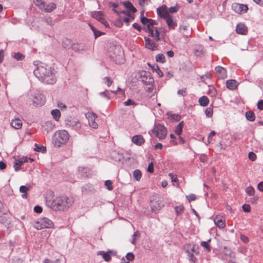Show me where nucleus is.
<instances>
[{
    "mask_svg": "<svg viewBox=\"0 0 263 263\" xmlns=\"http://www.w3.org/2000/svg\"><path fill=\"white\" fill-rule=\"evenodd\" d=\"M46 204L55 211H64L69 209L73 202L71 198L66 196H54L52 193L46 199Z\"/></svg>",
    "mask_w": 263,
    "mask_h": 263,
    "instance_id": "f257e3e1",
    "label": "nucleus"
},
{
    "mask_svg": "<svg viewBox=\"0 0 263 263\" xmlns=\"http://www.w3.org/2000/svg\"><path fill=\"white\" fill-rule=\"evenodd\" d=\"M34 74L42 82L47 84H53L56 82L55 71L51 67L41 64L33 71Z\"/></svg>",
    "mask_w": 263,
    "mask_h": 263,
    "instance_id": "f03ea898",
    "label": "nucleus"
},
{
    "mask_svg": "<svg viewBox=\"0 0 263 263\" xmlns=\"http://www.w3.org/2000/svg\"><path fill=\"white\" fill-rule=\"evenodd\" d=\"M109 57L117 64H120L124 62L123 51L119 45H111L108 48Z\"/></svg>",
    "mask_w": 263,
    "mask_h": 263,
    "instance_id": "7ed1b4c3",
    "label": "nucleus"
},
{
    "mask_svg": "<svg viewBox=\"0 0 263 263\" xmlns=\"http://www.w3.org/2000/svg\"><path fill=\"white\" fill-rule=\"evenodd\" d=\"M69 139V135L66 130H61L55 133L53 143L55 146L60 147L65 144Z\"/></svg>",
    "mask_w": 263,
    "mask_h": 263,
    "instance_id": "20e7f679",
    "label": "nucleus"
},
{
    "mask_svg": "<svg viewBox=\"0 0 263 263\" xmlns=\"http://www.w3.org/2000/svg\"><path fill=\"white\" fill-rule=\"evenodd\" d=\"M183 249L187 254L189 260L192 263H195L197 259L194 256V254H198V252L195 250V245L192 243H186L184 245Z\"/></svg>",
    "mask_w": 263,
    "mask_h": 263,
    "instance_id": "39448f33",
    "label": "nucleus"
},
{
    "mask_svg": "<svg viewBox=\"0 0 263 263\" xmlns=\"http://www.w3.org/2000/svg\"><path fill=\"white\" fill-rule=\"evenodd\" d=\"M54 226L53 223L49 219L44 217L40 218L34 224V228L37 230L46 228H52Z\"/></svg>",
    "mask_w": 263,
    "mask_h": 263,
    "instance_id": "423d86ee",
    "label": "nucleus"
},
{
    "mask_svg": "<svg viewBox=\"0 0 263 263\" xmlns=\"http://www.w3.org/2000/svg\"><path fill=\"white\" fill-rule=\"evenodd\" d=\"M152 132L160 140L165 139L167 133L165 127L159 123L155 124Z\"/></svg>",
    "mask_w": 263,
    "mask_h": 263,
    "instance_id": "0eeeda50",
    "label": "nucleus"
},
{
    "mask_svg": "<svg viewBox=\"0 0 263 263\" xmlns=\"http://www.w3.org/2000/svg\"><path fill=\"white\" fill-rule=\"evenodd\" d=\"M140 79L145 85H152L154 82L151 73L145 71L140 72Z\"/></svg>",
    "mask_w": 263,
    "mask_h": 263,
    "instance_id": "6e6552de",
    "label": "nucleus"
},
{
    "mask_svg": "<svg viewBox=\"0 0 263 263\" xmlns=\"http://www.w3.org/2000/svg\"><path fill=\"white\" fill-rule=\"evenodd\" d=\"M46 102L45 97L42 94L36 93L32 98V104L35 106H42Z\"/></svg>",
    "mask_w": 263,
    "mask_h": 263,
    "instance_id": "1a4fd4ad",
    "label": "nucleus"
},
{
    "mask_svg": "<svg viewBox=\"0 0 263 263\" xmlns=\"http://www.w3.org/2000/svg\"><path fill=\"white\" fill-rule=\"evenodd\" d=\"M66 124L72 129L79 132L82 127V124L80 121L75 118H71L66 120Z\"/></svg>",
    "mask_w": 263,
    "mask_h": 263,
    "instance_id": "9d476101",
    "label": "nucleus"
},
{
    "mask_svg": "<svg viewBox=\"0 0 263 263\" xmlns=\"http://www.w3.org/2000/svg\"><path fill=\"white\" fill-rule=\"evenodd\" d=\"M85 117L87 119L89 125L93 128H98V125L96 122L97 116L93 112H88L85 114Z\"/></svg>",
    "mask_w": 263,
    "mask_h": 263,
    "instance_id": "9b49d317",
    "label": "nucleus"
},
{
    "mask_svg": "<svg viewBox=\"0 0 263 263\" xmlns=\"http://www.w3.org/2000/svg\"><path fill=\"white\" fill-rule=\"evenodd\" d=\"M232 9L236 13L241 14L247 12L248 7L246 5L235 3L232 5Z\"/></svg>",
    "mask_w": 263,
    "mask_h": 263,
    "instance_id": "f8f14e48",
    "label": "nucleus"
},
{
    "mask_svg": "<svg viewBox=\"0 0 263 263\" xmlns=\"http://www.w3.org/2000/svg\"><path fill=\"white\" fill-rule=\"evenodd\" d=\"M148 32L149 35L154 39L156 42H158L160 40V33L158 29L153 26L150 27V29H147L146 30Z\"/></svg>",
    "mask_w": 263,
    "mask_h": 263,
    "instance_id": "ddd939ff",
    "label": "nucleus"
},
{
    "mask_svg": "<svg viewBox=\"0 0 263 263\" xmlns=\"http://www.w3.org/2000/svg\"><path fill=\"white\" fill-rule=\"evenodd\" d=\"M91 16L97 20L99 22L107 26V22L104 17L103 13L101 11H93L91 13Z\"/></svg>",
    "mask_w": 263,
    "mask_h": 263,
    "instance_id": "4468645a",
    "label": "nucleus"
},
{
    "mask_svg": "<svg viewBox=\"0 0 263 263\" xmlns=\"http://www.w3.org/2000/svg\"><path fill=\"white\" fill-rule=\"evenodd\" d=\"M116 253L112 250H108L107 252L100 251L97 253L98 255H101L105 261H109L111 259V255H116Z\"/></svg>",
    "mask_w": 263,
    "mask_h": 263,
    "instance_id": "2eb2a0df",
    "label": "nucleus"
},
{
    "mask_svg": "<svg viewBox=\"0 0 263 263\" xmlns=\"http://www.w3.org/2000/svg\"><path fill=\"white\" fill-rule=\"evenodd\" d=\"M157 12L158 15L164 19L170 16L167 9V7L165 5H162L161 7L157 8Z\"/></svg>",
    "mask_w": 263,
    "mask_h": 263,
    "instance_id": "dca6fc26",
    "label": "nucleus"
},
{
    "mask_svg": "<svg viewBox=\"0 0 263 263\" xmlns=\"http://www.w3.org/2000/svg\"><path fill=\"white\" fill-rule=\"evenodd\" d=\"M143 14L144 12H142L141 13V22L143 25H146L147 29H150V27L152 28V27L154 26V21L143 16Z\"/></svg>",
    "mask_w": 263,
    "mask_h": 263,
    "instance_id": "f3484780",
    "label": "nucleus"
},
{
    "mask_svg": "<svg viewBox=\"0 0 263 263\" xmlns=\"http://www.w3.org/2000/svg\"><path fill=\"white\" fill-rule=\"evenodd\" d=\"M215 69L219 78L224 79L227 77V70L223 67L219 66L216 67Z\"/></svg>",
    "mask_w": 263,
    "mask_h": 263,
    "instance_id": "a211bd4d",
    "label": "nucleus"
},
{
    "mask_svg": "<svg viewBox=\"0 0 263 263\" xmlns=\"http://www.w3.org/2000/svg\"><path fill=\"white\" fill-rule=\"evenodd\" d=\"M145 42V47L152 50H155L157 49V45L156 43L151 40L147 37H144Z\"/></svg>",
    "mask_w": 263,
    "mask_h": 263,
    "instance_id": "6ab92c4d",
    "label": "nucleus"
},
{
    "mask_svg": "<svg viewBox=\"0 0 263 263\" xmlns=\"http://www.w3.org/2000/svg\"><path fill=\"white\" fill-rule=\"evenodd\" d=\"M132 141L136 145L141 146L144 143L145 140L142 135H137L132 137Z\"/></svg>",
    "mask_w": 263,
    "mask_h": 263,
    "instance_id": "aec40b11",
    "label": "nucleus"
},
{
    "mask_svg": "<svg viewBox=\"0 0 263 263\" xmlns=\"http://www.w3.org/2000/svg\"><path fill=\"white\" fill-rule=\"evenodd\" d=\"M163 205L160 202V200H153L151 201V207L152 211L154 212H157L159 211Z\"/></svg>",
    "mask_w": 263,
    "mask_h": 263,
    "instance_id": "412c9836",
    "label": "nucleus"
},
{
    "mask_svg": "<svg viewBox=\"0 0 263 263\" xmlns=\"http://www.w3.org/2000/svg\"><path fill=\"white\" fill-rule=\"evenodd\" d=\"M239 83L235 80L231 79L226 81V85L228 89L234 90L237 88Z\"/></svg>",
    "mask_w": 263,
    "mask_h": 263,
    "instance_id": "4be33fe9",
    "label": "nucleus"
},
{
    "mask_svg": "<svg viewBox=\"0 0 263 263\" xmlns=\"http://www.w3.org/2000/svg\"><path fill=\"white\" fill-rule=\"evenodd\" d=\"M214 223L215 225L220 229L223 228L226 226L225 221L223 220V218L219 215H217L215 217Z\"/></svg>",
    "mask_w": 263,
    "mask_h": 263,
    "instance_id": "5701e85b",
    "label": "nucleus"
},
{
    "mask_svg": "<svg viewBox=\"0 0 263 263\" xmlns=\"http://www.w3.org/2000/svg\"><path fill=\"white\" fill-rule=\"evenodd\" d=\"M164 20H165V22L169 29H175V27L177 26V23L174 21L171 15L166 17Z\"/></svg>",
    "mask_w": 263,
    "mask_h": 263,
    "instance_id": "b1692460",
    "label": "nucleus"
},
{
    "mask_svg": "<svg viewBox=\"0 0 263 263\" xmlns=\"http://www.w3.org/2000/svg\"><path fill=\"white\" fill-rule=\"evenodd\" d=\"M56 8V5L53 3H50L48 4H44V7L41 10L46 12H51Z\"/></svg>",
    "mask_w": 263,
    "mask_h": 263,
    "instance_id": "393cba45",
    "label": "nucleus"
},
{
    "mask_svg": "<svg viewBox=\"0 0 263 263\" xmlns=\"http://www.w3.org/2000/svg\"><path fill=\"white\" fill-rule=\"evenodd\" d=\"M11 125L14 129H19L22 127V122L21 119L15 118L11 121Z\"/></svg>",
    "mask_w": 263,
    "mask_h": 263,
    "instance_id": "a878e982",
    "label": "nucleus"
},
{
    "mask_svg": "<svg viewBox=\"0 0 263 263\" xmlns=\"http://www.w3.org/2000/svg\"><path fill=\"white\" fill-rule=\"evenodd\" d=\"M236 32L240 34H246L247 33V28L243 24H238L236 26Z\"/></svg>",
    "mask_w": 263,
    "mask_h": 263,
    "instance_id": "bb28decb",
    "label": "nucleus"
},
{
    "mask_svg": "<svg viewBox=\"0 0 263 263\" xmlns=\"http://www.w3.org/2000/svg\"><path fill=\"white\" fill-rule=\"evenodd\" d=\"M71 48L74 51L79 52L85 49V46L83 44L74 43L71 46Z\"/></svg>",
    "mask_w": 263,
    "mask_h": 263,
    "instance_id": "cd10ccee",
    "label": "nucleus"
},
{
    "mask_svg": "<svg viewBox=\"0 0 263 263\" xmlns=\"http://www.w3.org/2000/svg\"><path fill=\"white\" fill-rule=\"evenodd\" d=\"M30 185H22L20 187V192L23 194L22 197L23 198H26L27 197V192L30 190Z\"/></svg>",
    "mask_w": 263,
    "mask_h": 263,
    "instance_id": "c85d7f7f",
    "label": "nucleus"
},
{
    "mask_svg": "<svg viewBox=\"0 0 263 263\" xmlns=\"http://www.w3.org/2000/svg\"><path fill=\"white\" fill-rule=\"evenodd\" d=\"M43 126L47 132H49L53 129L55 127V124L52 121H48L44 123Z\"/></svg>",
    "mask_w": 263,
    "mask_h": 263,
    "instance_id": "c756f323",
    "label": "nucleus"
},
{
    "mask_svg": "<svg viewBox=\"0 0 263 263\" xmlns=\"http://www.w3.org/2000/svg\"><path fill=\"white\" fill-rule=\"evenodd\" d=\"M223 253L226 256H227L231 258H234L235 257L234 253L227 247H224L223 248Z\"/></svg>",
    "mask_w": 263,
    "mask_h": 263,
    "instance_id": "7c9ffc66",
    "label": "nucleus"
},
{
    "mask_svg": "<svg viewBox=\"0 0 263 263\" xmlns=\"http://www.w3.org/2000/svg\"><path fill=\"white\" fill-rule=\"evenodd\" d=\"M198 102L201 106H206L209 103V100L206 96H203L199 99Z\"/></svg>",
    "mask_w": 263,
    "mask_h": 263,
    "instance_id": "2f4dec72",
    "label": "nucleus"
},
{
    "mask_svg": "<svg viewBox=\"0 0 263 263\" xmlns=\"http://www.w3.org/2000/svg\"><path fill=\"white\" fill-rule=\"evenodd\" d=\"M123 4L129 11L133 13H135L136 12V9L133 6L130 2H124L123 3Z\"/></svg>",
    "mask_w": 263,
    "mask_h": 263,
    "instance_id": "473e14b6",
    "label": "nucleus"
},
{
    "mask_svg": "<svg viewBox=\"0 0 263 263\" xmlns=\"http://www.w3.org/2000/svg\"><path fill=\"white\" fill-rule=\"evenodd\" d=\"M51 114L53 116V119L56 121H59L61 117V112L59 109H53L51 110Z\"/></svg>",
    "mask_w": 263,
    "mask_h": 263,
    "instance_id": "72a5a7b5",
    "label": "nucleus"
},
{
    "mask_svg": "<svg viewBox=\"0 0 263 263\" xmlns=\"http://www.w3.org/2000/svg\"><path fill=\"white\" fill-rule=\"evenodd\" d=\"M111 157L116 161H120L123 158L122 154H119L116 151L112 152Z\"/></svg>",
    "mask_w": 263,
    "mask_h": 263,
    "instance_id": "f704fd0d",
    "label": "nucleus"
},
{
    "mask_svg": "<svg viewBox=\"0 0 263 263\" xmlns=\"http://www.w3.org/2000/svg\"><path fill=\"white\" fill-rule=\"evenodd\" d=\"M73 45L72 41L68 39H65L63 41L62 45L63 47L65 49H69L71 48V46Z\"/></svg>",
    "mask_w": 263,
    "mask_h": 263,
    "instance_id": "c9c22d12",
    "label": "nucleus"
},
{
    "mask_svg": "<svg viewBox=\"0 0 263 263\" xmlns=\"http://www.w3.org/2000/svg\"><path fill=\"white\" fill-rule=\"evenodd\" d=\"M246 117L250 121L253 122L255 119V116L252 111H248L246 112Z\"/></svg>",
    "mask_w": 263,
    "mask_h": 263,
    "instance_id": "e433bc0d",
    "label": "nucleus"
},
{
    "mask_svg": "<svg viewBox=\"0 0 263 263\" xmlns=\"http://www.w3.org/2000/svg\"><path fill=\"white\" fill-rule=\"evenodd\" d=\"M211 241V239H209L207 241H202L200 243L201 247H203L205 250L208 252H210L211 250V247L209 244V242Z\"/></svg>",
    "mask_w": 263,
    "mask_h": 263,
    "instance_id": "4c0bfd02",
    "label": "nucleus"
},
{
    "mask_svg": "<svg viewBox=\"0 0 263 263\" xmlns=\"http://www.w3.org/2000/svg\"><path fill=\"white\" fill-rule=\"evenodd\" d=\"M183 121L180 122L175 127V133L178 135H180L182 132V127H183Z\"/></svg>",
    "mask_w": 263,
    "mask_h": 263,
    "instance_id": "58836bf2",
    "label": "nucleus"
},
{
    "mask_svg": "<svg viewBox=\"0 0 263 263\" xmlns=\"http://www.w3.org/2000/svg\"><path fill=\"white\" fill-rule=\"evenodd\" d=\"M12 56L17 61L23 60L25 56L20 52H14Z\"/></svg>",
    "mask_w": 263,
    "mask_h": 263,
    "instance_id": "ea45409f",
    "label": "nucleus"
},
{
    "mask_svg": "<svg viewBox=\"0 0 263 263\" xmlns=\"http://www.w3.org/2000/svg\"><path fill=\"white\" fill-rule=\"evenodd\" d=\"M133 176H134V178L136 180H137V181L140 180V179L141 178V176H142L141 171L139 170H135L133 173Z\"/></svg>",
    "mask_w": 263,
    "mask_h": 263,
    "instance_id": "a19ab883",
    "label": "nucleus"
},
{
    "mask_svg": "<svg viewBox=\"0 0 263 263\" xmlns=\"http://www.w3.org/2000/svg\"><path fill=\"white\" fill-rule=\"evenodd\" d=\"M23 164L22 161H21L20 159H17L15 161L14 164V169L15 171H18L20 169V167Z\"/></svg>",
    "mask_w": 263,
    "mask_h": 263,
    "instance_id": "79ce46f5",
    "label": "nucleus"
},
{
    "mask_svg": "<svg viewBox=\"0 0 263 263\" xmlns=\"http://www.w3.org/2000/svg\"><path fill=\"white\" fill-rule=\"evenodd\" d=\"M156 61L157 62L163 63L165 61V57L163 54H158L156 57Z\"/></svg>",
    "mask_w": 263,
    "mask_h": 263,
    "instance_id": "37998d69",
    "label": "nucleus"
},
{
    "mask_svg": "<svg viewBox=\"0 0 263 263\" xmlns=\"http://www.w3.org/2000/svg\"><path fill=\"white\" fill-rule=\"evenodd\" d=\"M103 82L108 87H109L112 84L113 81L110 77H106L103 79Z\"/></svg>",
    "mask_w": 263,
    "mask_h": 263,
    "instance_id": "c03bdc74",
    "label": "nucleus"
},
{
    "mask_svg": "<svg viewBox=\"0 0 263 263\" xmlns=\"http://www.w3.org/2000/svg\"><path fill=\"white\" fill-rule=\"evenodd\" d=\"M99 95L101 97H104L107 100H109L110 99V92L109 91L106 90L103 92H99Z\"/></svg>",
    "mask_w": 263,
    "mask_h": 263,
    "instance_id": "a18cd8bd",
    "label": "nucleus"
},
{
    "mask_svg": "<svg viewBox=\"0 0 263 263\" xmlns=\"http://www.w3.org/2000/svg\"><path fill=\"white\" fill-rule=\"evenodd\" d=\"M35 148H34L35 151L36 152H41L43 153H45L46 152V148L45 146H39L37 144H35Z\"/></svg>",
    "mask_w": 263,
    "mask_h": 263,
    "instance_id": "49530a36",
    "label": "nucleus"
},
{
    "mask_svg": "<svg viewBox=\"0 0 263 263\" xmlns=\"http://www.w3.org/2000/svg\"><path fill=\"white\" fill-rule=\"evenodd\" d=\"M213 112V108L211 107H208L205 110V114L206 116L208 118H210V117H212Z\"/></svg>",
    "mask_w": 263,
    "mask_h": 263,
    "instance_id": "de8ad7c7",
    "label": "nucleus"
},
{
    "mask_svg": "<svg viewBox=\"0 0 263 263\" xmlns=\"http://www.w3.org/2000/svg\"><path fill=\"white\" fill-rule=\"evenodd\" d=\"M140 236V233L138 231H136L133 235V238L132 240H131V243L133 245H135L136 243V237L139 238Z\"/></svg>",
    "mask_w": 263,
    "mask_h": 263,
    "instance_id": "09e8293b",
    "label": "nucleus"
},
{
    "mask_svg": "<svg viewBox=\"0 0 263 263\" xmlns=\"http://www.w3.org/2000/svg\"><path fill=\"white\" fill-rule=\"evenodd\" d=\"M34 3L35 6L38 7L41 10L44 7L45 4L42 0H34Z\"/></svg>",
    "mask_w": 263,
    "mask_h": 263,
    "instance_id": "8fccbe9b",
    "label": "nucleus"
},
{
    "mask_svg": "<svg viewBox=\"0 0 263 263\" xmlns=\"http://www.w3.org/2000/svg\"><path fill=\"white\" fill-rule=\"evenodd\" d=\"M123 103L125 106H136L137 105V103L130 99H128L126 101H125Z\"/></svg>",
    "mask_w": 263,
    "mask_h": 263,
    "instance_id": "3c124183",
    "label": "nucleus"
},
{
    "mask_svg": "<svg viewBox=\"0 0 263 263\" xmlns=\"http://www.w3.org/2000/svg\"><path fill=\"white\" fill-rule=\"evenodd\" d=\"M246 192L248 195L250 196H252L254 195V194L255 190L252 186H248L247 187Z\"/></svg>",
    "mask_w": 263,
    "mask_h": 263,
    "instance_id": "603ef678",
    "label": "nucleus"
},
{
    "mask_svg": "<svg viewBox=\"0 0 263 263\" xmlns=\"http://www.w3.org/2000/svg\"><path fill=\"white\" fill-rule=\"evenodd\" d=\"M126 259L128 261H133L135 258L134 254L132 252H129L126 255Z\"/></svg>",
    "mask_w": 263,
    "mask_h": 263,
    "instance_id": "864d4df0",
    "label": "nucleus"
},
{
    "mask_svg": "<svg viewBox=\"0 0 263 263\" xmlns=\"http://www.w3.org/2000/svg\"><path fill=\"white\" fill-rule=\"evenodd\" d=\"M105 185L106 186V188L109 191H111L113 189L112 185V182L110 180H106L105 182Z\"/></svg>",
    "mask_w": 263,
    "mask_h": 263,
    "instance_id": "5fc2aeb1",
    "label": "nucleus"
},
{
    "mask_svg": "<svg viewBox=\"0 0 263 263\" xmlns=\"http://www.w3.org/2000/svg\"><path fill=\"white\" fill-rule=\"evenodd\" d=\"M183 210H184V208L183 206H181V205L177 206L175 208L176 213L177 215H180Z\"/></svg>",
    "mask_w": 263,
    "mask_h": 263,
    "instance_id": "6e6d98bb",
    "label": "nucleus"
},
{
    "mask_svg": "<svg viewBox=\"0 0 263 263\" xmlns=\"http://www.w3.org/2000/svg\"><path fill=\"white\" fill-rule=\"evenodd\" d=\"M248 157L250 160L255 161L256 159V155L254 153L251 152L249 153Z\"/></svg>",
    "mask_w": 263,
    "mask_h": 263,
    "instance_id": "4d7b16f0",
    "label": "nucleus"
},
{
    "mask_svg": "<svg viewBox=\"0 0 263 263\" xmlns=\"http://www.w3.org/2000/svg\"><path fill=\"white\" fill-rule=\"evenodd\" d=\"M195 54L197 57H201L203 54L202 49L201 48H199L197 49L195 51Z\"/></svg>",
    "mask_w": 263,
    "mask_h": 263,
    "instance_id": "13d9d810",
    "label": "nucleus"
},
{
    "mask_svg": "<svg viewBox=\"0 0 263 263\" xmlns=\"http://www.w3.org/2000/svg\"><path fill=\"white\" fill-rule=\"evenodd\" d=\"M110 5L111 7L114 8V12L117 13V14H119V10L116 9L118 7V5L114 3H110Z\"/></svg>",
    "mask_w": 263,
    "mask_h": 263,
    "instance_id": "bf43d9fd",
    "label": "nucleus"
},
{
    "mask_svg": "<svg viewBox=\"0 0 263 263\" xmlns=\"http://www.w3.org/2000/svg\"><path fill=\"white\" fill-rule=\"evenodd\" d=\"M242 208L245 212H249L250 211V206L249 204H245L242 205Z\"/></svg>",
    "mask_w": 263,
    "mask_h": 263,
    "instance_id": "052dcab7",
    "label": "nucleus"
},
{
    "mask_svg": "<svg viewBox=\"0 0 263 263\" xmlns=\"http://www.w3.org/2000/svg\"><path fill=\"white\" fill-rule=\"evenodd\" d=\"M186 198H187V200L190 202H191L192 201H194L196 199V196H195V195H194L193 194H191L189 195L188 196H186Z\"/></svg>",
    "mask_w": 263,
    "mask_h": 263,
    "instance_id": "680f3d73",
    "label": "nucleus"
},
{
    "mask_svg": "<svg viewBox=\"0 0 263 263\" xmlns=\"http://www.w3.org/2000/svg\"><path fill=\"white\" fill-rule=\"evenodd\" d=\"M178 10V7L177 6H174V7H171L169 8L168 13L169 12L172 13H175V12H177Z\"/></svg>",
    "mask_w": 263,
    "mask_h": 263,
    "instance_id": "e2e57ef3",
    "label": "nucleus"
},
{
    "mask_svg": "<svg viewBox=\"0 0 263 263\" xmlns=\"http://www.w3.org/2000/svg\"><path fill=\"white\" fill-rule=\"evenodd\" d=\"M91 29L93 31L95 38H97L101 35L102 33L100 31L96 30L93 27H92Z\"/></svg>",
    "mask_w": 263,
    "mask_h": 263,
    "instance_id": "0e129e2a",
    "label": "nucleus"
},
{
    "mask_svg": "<svg viewBox=\"0 0 263 263\" xmlns=\"http://www.w3.org/2000/svg\"><path fill=\"white\" fill-rule=\"evenodd\" d=\"M147 171L148 172L152 173L154 172V166L152 162L149 164Z\"/></svg>",
    "mask_w": 263,
    "mask_h": 263,
    "instance_id": "69168bd1",
    "label": "nucleus"
},
{
    "mask_svg": "<svg viewBox=\"0 0 263 263\" xmlns=\"http://www.w3.org/2000/svg\"><path fill=\"white\" fill-rule=\"evenodd\" d=\"M257 108L259 110H263V100H260L258 102Z\"/></svg>",
    "mask_w": 263,
    "mask_h": 263,
    "instance_id": "338daca9",
    "label": "nucleus"
},
{
    "mask_svg": "<svg viewBox=\"0 0 263 263\" xmlns=\"http://www.w3.org/2000/svg\"><path fill=\"white\" fill-rule=\"evenodd\" d=\"M44 263H60L59 259H56L55 261H51L49 259H46L44 261Z\"/></svg>",
    "mask_w": 263,
    "mask_h": 263,
    "instance_id": "774afa93",
    "label": "nucleus"
}]
</instances>
